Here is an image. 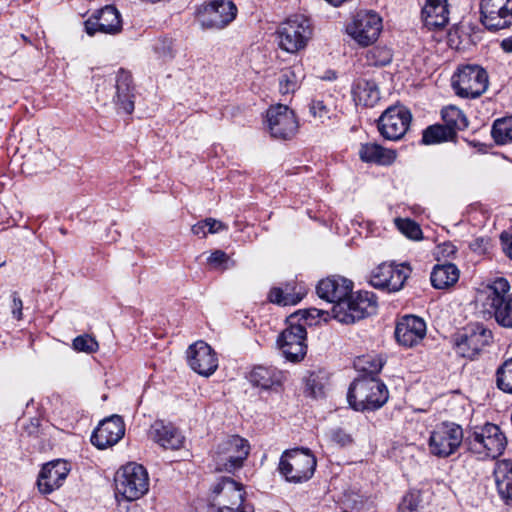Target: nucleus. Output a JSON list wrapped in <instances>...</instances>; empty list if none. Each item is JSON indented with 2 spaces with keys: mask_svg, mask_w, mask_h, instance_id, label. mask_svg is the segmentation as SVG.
<instances>
[{
  "mask_svg": "<svg viewBox=\"0 0 512 512\" xmlns=\"http://www.w3.org/2000/svg\"><path fill=\"white\" fill-rule=\"evenodd\" d=\"M444 126L451 128L456 135L457 131H462L468 127V120L464 113L455 106H448L441 111Z\"/></svg>",
  "mask_w": 512,
  "mask_h": 512,
  "instance_id": "35",
  "label": "nucleus"
},
{
  "mask_svg": "<svg viewBox=\"0 0 512 512\" xmlns=\"http://www.w3.org/2000/svg\"><path fill=\"white\" fill-rule=\"evenodd\" d=\"M452 86L460 97L477 98L488 87L487 72L476 64L464 65L453 75Z\"/></svg>",
  "mask_w": 512,
  "mask_h": 512,
  "instance_id": "8",
  "label": "nucleus"
},
{
  "mask_svg": "<svg viewBox=\"0 0 512 512\" xmlns=\"http://www.w3.org/2000/svg\"><path fill=\"white\" fill-rule=\"evenodd\" d=\"M500 239L503 245V251L510 259H512V234L510 235L503 232Z\"/></svg>",
  "mask_w": 512,
  "mask_h": 512,
  "instance_id": "51",
  "label": "nucleus"
},
{
  "mask_svg": "<svg viewBox=\"0 0 512 512\" xmlns=\"http://www.w3.org/2000/svg\"><path fill=\"white\" fill-rule=\"evenodd\" d=\"M412 116L403 106H391L387 108L378 120V130L387 140L401 139L407 132Z\"/></svg>",
  "mask_w": 512,
  "mask_h": 512,
  "instance_id": "15",
  "label": "nucleus"
},
{
  "mask_svg": "<svg viewBox=\"0 0 512 512\" xmlns=\"http://www.w3.org/2000/svg\"><path fill=\"white\" fill-rule=\"evenodd\" d=\"M307 390L314 398L322 397L324 395V384L319 376L311 374L307 380Z\"/></svg>",
  "mask_w": 512,
  "mask_h": 512,
  "instance_id": "46",
  "label": "nucleus"
},
{
  "mask_svg": "<svg viewBox=\"0 0 512 512\" xmlns=\"http://www.w3.org/2000/svg\"><path fill=\"white\" fill-rule=\"evenodd\" d=\"M191 231L194 235L205 237L207 235L205 221H201L193 225Z\"/></svg>",
  "mask_w": 512,
  "mask_h": 512,
  "instance_id": "54",
  "label": "nucleus"
},
{
  "mask_svg": "<svg viewBox=\"0 0 512 512\" xmlns=\"http://www.w3.org/2000/svg\"><path fill=\"white\" fill-rule=\"evenodd\" d=\"M352 289V281L342 277H331L319 281L316 286V293L319 298L337 305L350 294Z\"/></svg>",
  "mask_w": 512,
  "mask_h": 512,
  "instance_id": "24",
  "label": "nucleus"
},
{
  "mask_svg": "<svg viewBox=\"0 0 512 512\" xmlns=\"http://www.w3.org/2000/svg\"><path fill=\"white\" fill-rule=\"evenodd\" d=\"M384 365V361L381 357L377 355H363L358 357L355 362V367L364 372L365 376H374L382 370Z\"/></svg>",
  "mask_w": 512,
  "mask_h": 512,
  "instance_id": "38",
  "label": "nucleus"
},
{
  "mask_svg": "<svg viewBox=\"0 0 512 512\" xmlns=\"http://www.w3.org/2000/svg\"><path fill=\"white\" fill-rule=\"evenodd\" d=\"M266 117L269 132L275 139H291L298 130L295 113L287 105L271 106L267 110Z\"/></svg>",
  "mask_w": 512,
  "mask_h": 512,
  "instance_id": "16",
  "label": "nucleus"
},
{
  "mask_svg": "<svg viewBox=\"0 0 512 512\" xmlns=\"http://www.w3.org/2000/svg\"><path fill=\"white\" fill-rule=\"evenodd\" d=\"M491 135L498 145L512 143V116L495 120Z\"/></svg>",
  "mask_w": 512,
  "mask_h": 512,
  "instance_id": "37",
  "label": "nucleus"
},
{
  "mask_svg": "<svg viewBox=\"0 0 512 512\" xmlns=\"http://www.w3.org/2000/svg\"><path fill=\"white\" fill-rule=\"evenodd\" d=\"M196 14L203 28L220 30L235 19L237 7L230 0H212L198 7Z\"/></svg>",
  "mask_w": 512,
  "mask_h": 512,
  "instance_id": "11",
  "label": "nucleus"
},
{
  "mask_svg": "<svg viewBox=\"0 0 512 512\" xmlns=\"http://www.w3.org/2000/svg\"><path fill=\"white\" fill-rule=\"evenodd\" d=\"M11 312L15 319H22L23 302L18 296L17 292H13L12 295Z\"/></svg>",
  "mask_w": 512,
  "mask_h": 512,
  "instance_id": "48",
  "label": "nucleus"
},
{
  "mask_svg": "<svg viewBox=\"0 0 512 512\" xmlns=\"http://www.w3.org/2000/svg\"><path fill=\"white\" fill-rule=\"evenodd\" d=\"M408 277L409 273L400 266L382 263L372 271L370 284L377 289L397 292L403 288Z\"/></svg>",
  "mask_w": 512,
  "mask_h": 512,
  "instance_id": "18",
  "label": "nucleus"
},
{
  "mask_svg": "<svg viewBox=\"0 0 512 512\" xmlns=\"http://www.w3.org/2000/svg\"><path fill=\"white\" fill-rule=\"evenodd\" d=\"M73 348L79 352L93 353L99 348L98 342L90 335H80L73 340Z\"/></svg>",
  "mask_w": 512,
  "mask_h": 512,
  "instance_id": "43",
  "label": "nucleus"
},
{
  "mask_svg": "<svg viewBox=\"0 0 512 512\" xmlns=\"http://www.w3.org/2000/svg\"><path fill=\"white\" fill-rule=\"evenodd\" d=\"M304 78L303 68L301 65H293L282 70L279 78V91L282 95L294 93Z\"/></svg>",
  "mask_w": 512,
  "mask_h": 512,
  "instance_id": "34",
  "label": "nucleus"
},
{
  "mask_svg": "<svg viewBox=\"0 0 512 512\" xmlns=\"http://www.w3.org/2000/svg\"><path fill=\"white\" fill-rule=\"evenodd\" d=\"M426 335V323L415 315H406L396 324L395 338L405 347H413L420 343Z\"/></svg>",
  "mask_w": 512,
  "mask_h": 512,
  "instance_id": "22",
  "label": "nucleus"
},
{
  "mask_svg": "<svg viewBox=\"0 0 512 512\" xmlns=\"http://www.w3.org/2000/svg\"><path fill=\"white\" fill-rule=\"evenodd\" d=\"M465 445L463 429L452 422H443L432 431L429 438L430 452L440 458L454 454L461 444Z\"/></svg>",
  "mask_w": 512,
  "mask_h": 512,
  "instance_id": "9",
  "label": "nucleus"
},
{
  "mask_svg": "<svg viewBox=\"0 0 512 512\" xmlns=\"http://www.w3.org/2000/svg\"><path fill=\"white\" fill-rule=\"evenodd\" d=\"M360 159L367 163L391 165L396 159V151L382 147L377 143L362 144L359 150Z\"/></svg>",
  "mask_w": 512,
  "mask_h": 512,
  "instance_id": "32",
  "label": "nucleus"
},
{
  "mask_svg": "<svg viewBox=\"0 0 512 512\" xmlns=\"http://www.w3.org/2000/svg\"><path fill=\"white\" fill-rule=\"evenodd\" d=\"M115 494L127 501H135L149 490V478L146 469L137 463L122 466L115 475Z\"/></svg>",
  "mask_w": 512,
  "mask_h": 512,
  "instance_id": "5",
  "label": "nucleus"
},
{
  "mask_svg": "<svg viewBox=\"0 0 512 512\" xmlns=\"http://www.w3.org/2000/svg\"><path fill=\"white\" fill-rule=\"evenodd\" d=\"M459 279V270L452 263L436 265L431 273V284L436 289H445Z\"/></svg>",
  "mask_w": 512,
  "mask_h": 512,
  "instance_id": "33",
  "label": "nucleus"
},
{
  "mask_svg": "<svg viewBox=\"0 0 512 512\" xmlns=\"http://www.w3.org/2000/svg\"><path fill=\"white\" fill-rule=\"evenodd\" d=\"M149 437L165 449L176 450L183 444L181 433L171 424H165L161 420H157L151 425Z\"/></svg>",
  "mask_w": 512,
  "mask_h": 512,
  "instance_id": "25",
  "label": "nucleus"
},
{
  "mask_svg": "<svg viewBox=\"0 0 512 512\" xmlns=\"http://www.w3.org/2000/svg\"><path fill=\"white\" fill-rule=\"evenodd\" d=\"M399 266H400V268H402L403 270H404V267H406V269H409V266H406L405 264H401V265H399Z\"/></svg>",
  "mask_w": 512,
  "mask_h": 512,
  "instance_id": "59",
  "label": "nucleus"
},
{
  "mask_svg": "<svg viewBox=\"0 0 512 512\" xmlns=\"http://www.w3.org/2000/svg\"><path fill=\"white\" fill-rule=\"evenodd\" d=\"M421 499L417 491L407 493L399 504L400 512H415L420 507Z\"/></svg>",
  "mask_w": 512,
  "mask_h": 512,
  "instance_id": "44",
  "label": "nucleus"
},
{
  "mask_svg": "<svg viewBox=\"0 0 512 512\" xmlns=\"http://www.w3.org/2000/svg\"><path fill=\"white\" fill-rule=\"evenodd\" d=\"M484 295V312L493 317L500 327L512 329V293L509 282L505 278H497L487 286Z\"/></svg>",
  "mask_w": 512,
  "mask_h": 512,
  "instance_id": "3",
  "label": "nucleus"
},
{
  "mask_svg": "<svg viewBox=\"0 0 512 512\" xmlns=\"http://www.w3.org/2000/svg\"><path fill=\"white\" fill-rule=\"evenodd\" d=\"M377 298L373 292H350L337 305L332 306L333 317L343 324H353L376 313Z\"/></svg>",
  "mask_w": 512,
  "mask_h": 512,
  "instance_id": "4",
  "label": "nucleus"
},
{
  "mask_svg": "<svg viewBox=\"0 0 512 512\" xmlns=\"http://www.w3.org/2000/svg\"><path fill=\"white\" fill-rule=\"evenodd\" d=\"M173 56H174V55H173L172 51H171V50H169V52H168V54H167V58L171 59V58H173ZM164 57L166 58V55H165Z\"/></svg>",
  "mask_w": 512,
  "mask_h": 512,
  "instance_id": "58",
  "label": "nucleus"
},
{
  "mask_svg": "<svg viewBox=\"0 0 512 512\" xmlns=\"http://www.w3.org/2000/svg\"><path fill=\"white\" fill-rule=\"evenodd\" d=\"M496 385L503 392L512 394V357L498 367Z\"/></svg>",
  "mask_w": 512,
  "mask_h": 512,
  "instance_id": "39",
  "label": "nucleus"
},
{
  "mask_svg": "<svg viewBox=\"0 0 512 512\" xmlns=\"http://www.w3.org/2000/svg\"><path fill=\"white\" fill-rule=\"evenodd\" d=\"M309 21L301 15H295L283 22L278 30L280 47L294 53L304 48L311 36Z\"/></svg>",
  "mask_w": 512,
  "mask_h": 512,
  "instance_id": "12",
  "label": "nucleus"
},
{
  "mask_svg": "<svg viewBox=\"0 0 512 512\" xmlns=\"http://www.w3.org/2000/svg\"><path fill=\"white\" fill-rule=\"evenodd\" d=\"M187 360L192 370L206 377L212 375L218 367L216 353L204 341H197L189 346Z\"/></svg>",
  "mask_w": 512,
  "mask_h": 512,
  "instance_id": "19",
  "label": "nucleus"
},
{
  "mask_svg": "<svg viewBox=\"0 0 512 512\" xmlns=\"http://www.w3.org/2000/svg\"><path fill=\"white\" fill-rule=\"evenodd\" d=\"M352 95L357 105L366 107H373L380 100L379 88L373 80H356L352 87Z\"/></svg>",
  "mask_w": 512,
  "mask_h": 512,
  "instance_id": "30",
  "label": "nucleus"
},
{
  "mask_svg": "<svg viewBox=\"0 0 512 512\" xmlns=\"http://www.w3.org/2000/svg\"><path fill=\"white\" fill-rule=\"evenodd\" d=\"M229 259L228 255L222 250H215L208 257V263L218 266L225 263Z\"/></svg>",
  "mask_w": 512,
  "mask_h": 512,
  "instance_id": "49",
  "label": "nucleus"
},
{
  "mask_svg": "<svg viewBox=\"0 0 512 512\" xmlns=\"http://www.w3.org/2000/svg\"><path fill=\"white\" fill-rule=\"evenodd\" d=\"M447 249H446V252L448 253H454L455 252V247L451 244H448L446 245Z\"/></svg>",
  "mask_w": 512,
  "mask_h": 512,
  "instance_id": "57",
  "label": "nucleus"
},
{
  "mask_svg": "<svg viewBox=\"0 0 512 512\" xmlns=\"http://www.w3.org/2000/svg\"><path fill=\"white\" fill-rule=\"evenodd\" d=\"M330 438L333 442L339 444L340 446H346L352 443L350 434L346 433L341 428L331 430Z\"/></svg>",
  "mask_w": 512,
  "mask_h": 512,
  "instance_id": "47",
  "label": "nucleus"
},
{
  "mask_svg": "<svg viewBox=\"0 0 512 512\" xmlns=\"http://www.w3.org/2000/svg\"><path fill=\"white\" fill-rule=\"evenodd\" d=\"M250 452L248 441L239 435L222 440L213 454L217 471L233 472L243 466Z\"/></svg>",
  "mask_w": 512,
  "mask_h": 512,
  "instance_id": "7",
  "label": "nucleus"
},
{
  "mask_svg": "<svg viewBox=\"0 0 512 512\" xmlns=\"http://www.w3.org/2000/svg\"><path fill=\"white\" fill-rule=\"evenodd\" d=\"M422 18L429 29L444 27L449 21L447 0H427L422 9Z\"/></svg>",
  "mask_w": 512,
  "mask_h": 512,
  "instance_id": "27",
  "label": "nucleus"
},
{
  "mask_svg": "<svg viewBox=\"0 0 512 512\" xmlns=\"http://www.w3.org/2000/svg\"><path fill=\"white\" fill-rule=\"evenodd\" d=\"M70 467L65 460H55L43 465L38 476V489L42 494H50L62 486Z\"/></svg>",
  "mask_w": 512,
  "mask_h": 512,
  "instance_id": "23",
  "label": "nucleus"
},
{
  "mask_svg": "<svg viewBox=\"0 0 512 512\" xmlns=\"http://www.w3.org/2000/svg\"><path fill=\"white\" fill-rule=\"evenodd\" d=\"M206 228H208L209 233L214 234L221 230L227 229V226L223 224L221 221H218L214 218H206L205 220Z\"/></svg>",
  "mask_w": 512,
  "mask_h": 512,
  "instance_id": "50",
  "label": "nucleus"
},
{
  "mask_svg": "<svg viewBox=\"0 0 512 512\" xmlns=\"http://www.w3.org/2000/svg\"><path fill=\"white\" fill-rule=\"evenodd\" d=\"M346 31L359 45L369 46L378 39L382 31V19L372 11L359 12Z\"/></svg>",
  "mask_w": 512,
  "mask_h": 512,
  "instance_id": "14",
  "label": "nucleus"
},
{
  "mask_svg": "<svg viewBox=\"0 0 512 512\" xmlns=\"http://www.w3.org/2000/svg\"><path fill=\"white\" fill-rule=\"evenodd\" d=\"M254 508L251 505H244L240 512H253Z\"/></svg>",
  "mask_w": 512,
  "mask_h": 512,
  "instance_id": "56",
  "label": "nucleus"
},
{
  "mask_svg": "<svg viewBox=\"0 0 512 512\" xmlns=\"http://www.w3.org/2000/svg\"><path fill=\"white\" fill-rule=\"evenodd\" d=\"M299 314H301L302 319L308 320L309 318L314 319L316 317H321L324 314H327V312H325L324 310H321V309H317V308H310V309L301 311Z\"/></svg>",
  "mask_w": 512,
  "mask_h": 512,
  "instance_id": "52",
  "label": "nucleus"
},
{
  "mask_svg": "<svg viewBox=\"0 0 512 512\" xmlns=\"http://www.w3.org/2000/svg\"><path fill=\"white\" fill-rule=\"evenodd\" d=\"M301 298L302 297L300 296L286 294L281 288L278 287L272 288L268 296L270 302L283 306L295 305L301 300Z\"/></svg>",
  "mask_w": 512,
  "mask_h": 512,
  "instance_id": "42",
  "label": "nucleus"
},
{
  "mask_svg": "<svg viewBox=\"0 0 512 512\" xmlns=\"http://www.w3.org/2000/svg\"><path fill=\"white\" fill-rule=\"evenodd\" d=\"M455 134L451 128L444 125L435 124L427 127L423 131L422 143L426 145L450 141L455 138Z\"/></svg>",
  "mask_w": 512,
  "mask_h": 512,
  "instance_id": "36",
  "label": "nucleus"
},
{
  "mask_svg": "<svg viewBox=\"0 0 512 512\" xmlns=\"http://www.w3.org/2000/svg\"><path fill=\"white\" fill-rule=\"evenodd\" d=\"M389 392L379 378L362 376L355 379L349 386L347 401L355 411H375L388 400Z\"/></svg>",
  "mask_w": 512,
  "mask_h": 512,
  "instance_id": "1",
  "label": "nucleus"
},
{
  "mask_svg": "<svg viewBox=\"0 0 512 512\" xmlns=\"http://www.w3.org/2000/svg\"><path fill=\"white\" fill-rule=\"evenodd\" d=\"M481 22L490 31L512 25V0H481Z\"/></svg>",
  "mask_w": 512,
  "mask_h": 512,
  "instance_id": "17",
  "label": "nucleus"
},
{
  "mask_svg": "<svg viewBox=\"0 0 512 512\" xmlns=\"http://www.w3.org/2000/svg\"><path fill=\"white\" fill-rule=\"evenodd\" d=\"M392 52L384 46H376L366 53V62L369 66H386L392 61Z\"/></svg>",
  "mask_w": 512,
  "mask_h": 512,
  "instance_id": "40",
  "label": "nucleus"
},
{
  "mask_svg": "<svg viewBox=\"0 0 512 512\" xmlns=\"http://www.w3.org/2000/svg\"><path fill=\"white\" fill-rule=\"evenodd\" d=\"M84 25L89 36H94L97 32L114 35L122 29L120 13L112 5H107L90 16Z\"/></svg>",
  "mask_w": 512,
  "mask_h": 512,
  "instance_id": "20",
  "label": "nucleus"
},
{
  "mask_svg": "<svg viewBox=\"0 0 512 512\" xmlns=\"http://www.w3.org/2000/svg\"><path fill=\"white\" fill-rule=\"evenodd\" d=\"M213 493L219 501H227V504L243 507V486L229 477H223L213 488Z\"/></svg>",
  "mask_w": 512,
  "mask_h": 512,
  "instance_id": "28",
  "label": "nucleus"
},
{
  "mask_svg": "<svg viewBox=\"0 0 512 512\" xmlns=\"http://www.w3.org/2000/svg\"><path fill=\"white\" fill-rule=\"evenodd\" d=\"M21 37L23 38V40L28 41L25 35L22 34Z\"/></svg>",
  "mask_w": 512,
  "mask_h": 512,
  "instance_id": "60",
  "label": "nucleus"
},
{
  "mask_svg": "<svg viewBox=\"0 0 512 512\" xmlns=\"http://www.w3.org/2000/svg\"><path fill=\"white\" fill-rule=\"evenodd\" d=\"M218 504V512H240L242 507L240 506H234L231 504H227V501H219L217 500Z\"/></svg>",
  "mask_w": 512,
  "mask_h": 512,
  "instance_id": "53",
  "label": "nucleus"
},
{
  "mask_svg": "<svg viewBox=\"0 0 512 512\" xmlns=\"http://www.w3.org/2000/svg\"><path fill=\"white\" fill-rule=\"evenodd\" d=\"M500 45L505 52L512 53V35L503 39Z\"/></svg>",
  "mask_w": 512,
  "mask_h": 512,
  "instance_id": "55",
  "label": "nucleus"
},
{
  "mask_svg": "<svg viewBox=\"0 0 512 512\" xmlns=\"http://www.w3.org/2000/svg\"><path fill=\"white\" fill-rule=\"evenodd\" d=\"M396 226L401 233L412 240L422 238V230L419 224L411 219H396Z\"/></svg>",
  "mask_w": 512,
  "mask_h": 512,
  "instance_id": "41",
  "label": "nucleus"
},
{
  "mask_svg": "<svg viewBox=\"0 0 512 512\" xmlns=\"http://www.w3.org/2000/svg\"><path fill=\"white\" fill-rule=\"evenodd\" d=\"M115 89L114 103L125 113L131 114L134 111L135 95L133 93L132 76L129 72L123 69L118 71Z\"/></svg>",
  "mask_w": 512,
  "mask_h": 512,
  "instance_id": "26",
  "label": "nucleus"
},
{
  "mask_svg": "<svg viewBox=\"0 0 512 512\" xmlns=\"http://www.w3.org/2000/svg\"><path fill=\"white\" fill-rule=\"evenodd\" d=\"M465 446L470 452L481 457L497 458L504 453L507 438L499 426L486 423L467 432Z\"/></svg>",
  "mask_w": 512,
  "mask_h": 512,
  "instance_id": "2",
  "label": "nucleus"
},
{
  "mask_svg": "<svg viewBox=\"0 0 512 512\" xmlns=\"http://www.w3.org/2000/svg\"><path fill=\"white\" fill-rule=\"evenodd\" d=\"M284 377L283 372L275 367L256 366L251 371L249 380L253 386L269 390L280 386Z\"/></svg>",
  "mask_w": 512,
  "mask_h": 512,
  "instance_id": "29",
  "label": "nucleus"
},
{
  "mask_svg": "<svg viewBox=\"0 0 512 512\" xmlns=\"http://www.w3.org/2000/svg\"><path fill=\"white\" fill-rule=\"evenodd\" d=\"M491 339V331L482 325L468 326L455 339L456 352L464 358L473 360L489 345Z\"/></svg>",
  "mask_w": 512,
  "mask_h": 512,
  "instance_id": "13",
  "label": "nucleus"
},
{
  "mask_svg": "<svg viewBox=\"0 0 512 512\" xmlns=\"http://www.w3.org/2000/svg\"><path fill=\"white\" fill-rule=\"evenodd\" d=\"M317 461L307 448H295L283 452L279 462V471L286 481L302 483L314 474Z\"/></svg>",
  "mask_w": 512,
  "mask_h": 512,
  "instance_id": "6",
  "label": "nucleus"
},
{
  "mask_svg": "<svg viewBox=\"0 0 512 512\" xmlns=\"http://www.w3.org/2000/svg\"><path fill=\"white\" fill-rule=\"evenodd\" d=\"M125 434V424L118 415L101 421L91 436V442L99 449L111 447L119 442Z\"/></svg>",
  "mask_w": 512,
  "mask_h": 512,
  "instance_id": "21",
  "label": "nucleus"
},
{
  "mask_svg": "<svg viewBox=\"0 0 512 512\" xmlns=\"http://www.w3.org/2000/svg\"><path fill=\"white\" fill-rule=\"evenodd\" d=\"M495 482L499 497L505 505L512 507V461L503 460L495 471Z\"/></svg>",
  "mask_w": 512,
  "mask_h": 512,
  "instance_id": "31",
  "label": "nucleus"
},
{
  "mask_svg": "<svg viewBox=\"0 0 512 512\" xmlns=\"http://www.w3.org/2000/svg\"><path fill=\"white\" fill-rule=\"evenodd\" d=\"M309 111L311 115L321 123L330 119V109L322 100H312L309 106Z\"/></svg>",
  "mask_w": 512,
  "mask_h": 512,
  "instance_id": "45",
  "label": "nucleus"
},
{
  "mask_svg": "<svg viewBox=\"0 0 512 512\" xmlns=\"http://www.w3.org/2000/svg\"><path fill=\"white\" fill-rule=\"evenodd\" d=\"M297 315L288 318V326L278 336L277 344L283 356L291 361L298 362L304 358L307 351L305 326L296 323Z\"/></svg>",
  "mask_w": 512,
  "mask_h": 512,
  "instance_id": "10",
  "label": "nucleus"
}]
</instances>
